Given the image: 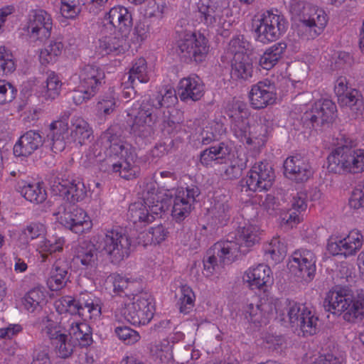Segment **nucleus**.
I'll return each instance as SVG.
<instances>
[{"instance_id":"f257e3e1","label":"nucleus","mask_w":364,"mask_h":364,"mask_svg":"<svg viewBox=\"0 0 364 364\" xmlns=\"http://www.w3.org/2000/svg\"><path fill=\"white\" fill-rule=\"evenodd\" d=\"M157 183L150 181L143 186V202H136L129 208V215L134 223L137 222L149 223L168 209L173 200L171 215L176 222H181L188 216L195 199L200 194L196 186L176 190L157 189Z\"/></svg>"},{"instance_id":"f03ea898","label":"nucleus","mask_w":364,"mask_h":364,"mask_svg":"<svg viewBox=\"0 0 364 364\" xmlns=\"http://www.w3.org/2000/svg\"><path fill=\"white\" fill-rule=\"evenodd\" d=\"M122 133L118 125L111 126L82 156L83 163L89 166L102 161L104 156L100 146L104 144L105 155L110 159L111 171L125 179L136 177L139 173L137 156L132 146L124 140Z\"/></svg>"},{"instance_id":"7ed1b4c3","label":"nucleus","mask_w":364,"mask_h":364,"mask_svg":"<svg viewBox=\"0 0 364 364\" xmlns=\"http://www.w3.org/2000/svg\"><path fill=\"white\" fill-rule=\"evenodd\" d=\"M176 102L174 89L171 86H166L159 91L156 99L152 100V105L136 102L127 110L132 134L139 148L146 146L154 139V125L156 118L162 113L164 119H169L173 110V106Z\"/></svg>"},{"instance_id":"20e7f679","label":"nucleus","mask_w":364,"mask_h":364,"mask_svg":"<svg viewBox=\"0 0 364 364\" xmlns=\"http://www.w3.org/2000/svg\"><path fill=\"white\" fill-rule=\"evenodd\" d=\"M132 25V16L127 8L115 6L105 14L95 45L97 55L117 57L129 51L128 31Z\"/></svg>"},{"instance_id":"39448f33","label":"nucleus","mask_w":364,"mask_h":364,"mask_svg":"<svg viewBox=\"0 0 364 364\" xmlns=\"http://www.w3.org/2000/svg\"><path fill=\"white\" fill-rule=\"evenodd\" d=\"M304 311L310 309L287 299L264 295L257 304H247L244 308V314L247 321L256 327L277 320L284 324L289 323L294 328L303 317Z\"/></svg>"},{"instance_id":"423d86ee","label":"nucleus","mask_w":364,"mask_h":364,"mask_svg":"<svg viewBox=\"0 0 364 364\" xmlns=\"http://www.w3.org/2000/svg\"><path fill=\"white\" fill-rule=\"evenodd\" d=\"M225 112L230 119L233 136L252 151L262 148L269 132L267 122L257 115H251L246 105L241 101L228 103Z\"/></svg>"},{"instance_id":"0eeeda50","label":"nucleus","mask_w":364,"mask_h":364,"mask_svg":"<svg viewBox=\"0 0 364 364\" xmlns=\"http://www.w3.org/2000/svg\"><path fill=\"white\" fill-rule=\"evenodd\" d=\"M92 134V127L82 117H73L69 127L68 115L65 114L50 124V132L44 144L54 153H59L69 144L82 146L86 144Z\"/></svg>"},{"instance_id":"6e6552de","label":"nucleus","mask_w":364,"mask_h":364,"mask_svg":"<svg viewBox=\"0 0 364 364\" xmlns=\"http://www.w3.org/2000/svg\"><path fill=\"white\" fill-rule=\"evenodd\" d=\"M262 233V230L257 221L253 219L244 220L234 236L229 235L227 240L215 244V252L222 262L230 264L259 244Z\"/></svg>"},{"instance_id":"1a4fd4ad","label":"nucleus","mask_w":364,"mask_h":364,"mask_svg":"<svg viewBox=\"0 0 364 364\" xmlns=\"http://www.w3.org/2000/svg\"><path fill=\"white\" fill-rule=\"evenodd\" d=\"M323 306L332 314H343L346 321L354 323L362 320L364 318V291L354 294L347 287L335 286L326 292Z\"/></svg>"},{"instance_id":"9d476101","label":"nucleus","mask_w":364,"mask_h":364,"mask_svg":"<svg viewBox=\"0 0 364 364\" xmlns=\"http://www.w3.org/2000/svg\"><path fill=\"white\" fill-rule=\"evenodd\" d=\"M155 311L154 299L146 292L126 294L117 301L114 315L133 325H146L152 319Z\"/></svg>"},{"instance_id":"9b49d317","label":"nucleus","mask_w":364,"mask_h":364,"mask_svg":"<svg viewBox=\"0 0 364 364\" xmlns=\"http://www.w3.org/2000/svg\"><path fill=\"white\" fill-rule=\"evenodd\" d=\"M198 9L204 24L221 36L231 27L228 18L239 11L237 3L230 6L229 0H199Z\"/></svg>"},{"instance_id":"f8f14e48","label":"nucleus","mask_w":364,"mask_h":364,"mask_svg":"<svg viewBox=\"0 0 364 364\" xmlns=\"http://www.w3.org/2000/svg\"><path fill=\"white\" fill-rule=\"evenodd\" d=\"M287 4L294 23L297 21L309 31V38L321 34L328 23L325 11L301 0H284Z\"/></svg>"},{"instance_id":"ddd939ff","label":"nucleus","mask_w":364,"mask_h":364,"mask_svg":"<svg viewBox=\"0 0 364 364\" xmlns=\"http://www.w3.org/2000/svg\"><path fill=\"white\" fill-rule=\"evenodd\" d=\"M291 205L294 211L289 213L280 207L279 201L272 195H267L262 202L263 208L270 216L275 218L280 226L292 228L303 220L301 214L308 207L306 193L304 191L298 192L293 196Z\"/></svg>"},{"instance_id":"4468645a","label":"nucleus","mask_w":364,"mask_h":364,"mask_svg":"<svg viewBox=\"0 0 364 364\" xmlns=\"http://www.w3.org/2000/svg\"><path fill=\"white\" fill-rule=\"evenodd\" d=\"M105 77L102 70L96 65H87L78 75L71 77L69 84H73V100L75 105H81L92 98L97 92Z\"/></svg>"},{"instance_id":"2eb2a0df","label":"nucleus","mask_w":364,"mask_h":364,"mask_svg":"<svg viewBox=\"0 0 364 364\" xmlns=\"http://www.w3.org/2000/svg\"><path fill=\"white\" fill-rule=\"evenodd\" d=\"M326 168L332 173L364 172V149H353L347 145L338 146L328 155Z\"/></svg>"},{"instance_id":"dca6fc26","label":"nucleus","mask_w":364,"mask_h":364,"mask_svg":"<svg viewBox=\"0 0 364 364\" xmlns=\"http://www.w3.org/2000/svg\"><path fill=\"white\" fill-rule=\"evenodd\" d=\"M287 27V21L282 15L269 11L255 17L252 21L255 40L263 44L279 39Z\"/></svg>"},{"instance_id":"f3484780","label":"nucleus","mask_w":364,"mask_h":364,"mask_svg":"<svg viewBox=\"0 0 364 364\" xmlns=\"http://www.w3.org/2000/svg\"><path fill=\"white\" fill-rule=\"evenodd\" d=\"M364 237L358 229H352L347 233L336 232L327 240L326 250L333 256L345 258L355 256L362 248Z\"/></svg>"},{"instance_id":"a211bd4d","label":"nucleus","mask_w":364,"mask_h":364,"mask_svg":"<svg viewBox=\"0 0 364 364\" xmlns=\"http://www.w3.org/2000/svg\"><path fill=\"white\" fill-rule=\"evenodd\" d=\"M53 216L62 226L76 234L88 232L92 228V221L87 213L73 205H60Z\"/></svg>"},{"instance_id":"6ab92c4d","label":"nucleus","mask_w":364,"mask_h":364,"mask_svg":"<svg viewBox=\"0 0 364 364\" xmlns=\"http://www.w3.org/2000/svg\"><path fill=\"white\" fill-rule=\"evenodd\" d=\"M23 29L26 31L31 43L34 46L43 44L51 36L52 17L45 10H33L28 16Z\"/></svg>"},{"instance_id":"aec40b11","label":"nucleus","mask_w":364,"mask_h":364,"mask_svg":"<svg viewBox=\"0 0 364 364\" xmlns=\"http://www.w3.org/2000/svg\"><path fill=\"white\" fill-rule=\"evenodd\" d=\"M316 256L311 250L298 249L289 257L287 269L294 277L310 282L316 274Z\"/></svg>"},{"instance_id":"412c9836","label":"nucleus","mask_w":364,"mask_h":364,"mask_svg":"<svg viewBox=\"0 0 364 364\" xmlns=\"http://www.w3.org/2000/svg\"><path fill=\"white\" fill-rule=\"evenodd\" d=\"M42 333L46 336L54 346L56 354L60 358H68L73 352V345L68 339V336L60 323L54 319V315L43 318L40 324Z\"/></svg>"},{"instance_id":"4be33fe9","label":"nucleus","mask_w":364,"mask_h":364,"mask_svg":"<svg viewBox=\"0 0 364 364\" xmlns=\"http://www.w3.org/2000/svg\"><path fill=\"white\" fill-rule=\"evenodd\" d=\"M63 83L60 77L54 71L47 74L45 81L33 77L23 82L22 92H31L42 101H53L60 94Z\"/></svg>"},{"instance_id":"5701e85b","label":"nucleus","mask_w":364,"mask_h":364,"mask_svg":"<svg viewBox=\"0 0 364 364\" xmlns=\"http://www.w3.org/2000/svg\"><path fill=\"white\" fill-rule=\"evenodd\" d=\"M178 48L182 58L201 63L209 51L208 41L200 33L188 32L178 41Z\"/></svg>"},{"instance_id":"b1692460","label":"nucleus","mask_w":364,"mask_h":364,"mask_svg":"<svg viewBox=\"0 0 364 364\" xmlns=\"http://www.w3.org/2000/svg\"><path fill=\"white\" fill-rule=\"evenodd\" d=\"M101 245L112 263L117 264L129 255V239L117 228L105 230Z\"/></svg>"},{"instance_id":"393cba45","label":"nucleus","mask_w":364,"mask_h":364,"mask_svg":"<svg viewBox=\"0 0 364 364\" xmlns=\"http://www.w3.org/2000/svg\"><path fill=\"white\" fill-rule=\"evenodd\" d=\"M244 285L252 291H266L274 284L272 270L265 264H258L247 268L242 274Z\"/></svg>"},{"instance_id":"a878e982","label":"nucleus","mask_w":364,"mask_h":364,"mask_svg":"<svg viewBox=\"0 0 364 364\" xmlns=\"http://www.w3.org/2000/svg\"><path fill=\"white\" fill-rule=\"evenodd\" d=\"M304 112L301 121L304 124H311L313 127L323 124L332 119L336 110V105L328 99L319 100L314 103L304 105Z\"/></svg>"},{"instance_id":"bb28decb","label":"nucleus","mask_w":364,"mask_h":364,"mask_svg":"<svg viewBox=\"0 0 364 364\" xmlns=\"http://www.w3.org/2000/svg\"><path fill=\"white\" fill-rule=\"evenodd\" d=\"M55 195L62 196L70 202L83 200L90 191V184L87 186L79 178H58L51 186Z\"/></svg>"},{"instance_id":"cd10ccee","label":"nucleus","mask_w":364,"mask_h":364,"mask_svg":"<svg viewBox=\"0 0 364 364\" xmlns=\"http://www.w3.org/2000/svg\"><path fill=\"white\" fill-rule=\"evenodd\" d=\"M274 171L266 162H256L245 178L247 190L262 191L270 188L274 181Z\"/></svg>"},{"instance_id":"c85d7f7f","label":"nucleus","mask_w":364,"mask_h":364,"mask_svg":"<svg viewBox=\"0 0 364 364\" xmlns=\"http://www.w3.org/2000/svg\"><path fill=\"white\" fill-rule=\"evenodd\" d=\"M93 241H83L73 248L74 259L79 262L82 269L88 271L87 277L99 285H102V281L99 280L91 272L95 271L97 266V245Z\"/></svg>"},{"instance_id":"c756f323","label":"nucleus","mask_w":364,"mask_h":364,"mask_svg":"<svg viewBox=\"0 0 364 364\" xmlns=\"http://www.w3.org/2000/svg\"><path fill=\"white\" fill-rule=\"evenodd\" d=\"M277 100L276 88L268 80L260 81L252 86L249 92L250 105L254 109H263Z\"/></svg>"},{"instance_id":"7c9ffc66","label":"nucleus","mask_w":364,"mask_h":364,"mask_svg":"<svg viewBox=\"0 0 364 364\" xmlns=\"http://www.w3.org/2000/svg\"><path fill=\"white\" fill-rule=\"evenodd\" d=\"M225 165L219 170L220 176L224 179H235L239 178L247 166V158L240 146L235 144L230 155L223 160Z\"/></svg>"},{"instance_id":"2f4dec72","label":"nucleus","mask_w":364,"mask_h":364,"mask_svg":"<svg viewBox=\"0 0 364 364\" xmlns=\"http://www.w3.org/2000/svg\"><path fill=\"white\" fill-rule=\"evenodd\" d=\"M284 173L297 183L307 181L314 173L310 164L299 155L288 157L284 163Z\"/></svg>"},{"instance_id":"473e14b6","label":"nucleus","mask_w":364,"mask_h":364,"mask_svg":"<svg viewBox=\"0 0 364 364\" xmlns=\"http://www.w3.org/2000/svg\"><path fill=\"white\" fill-rule=\"evenodd\" d=\"M50 294L43 286L31 289L21 298V305L28 313H37L48 303Z\"/></svg>"},{"instance_id":"72a5a7b5","label":"nucleus","mask_w":364,"mask_h":364,"mask_svg":"<svg viewBox=\"0 0 364 364\" xmlns=\"http://www.w3.org/2000/svg\"><path fill=\"white\" fill-rule=\"evenodd\" d=\"M41 135L36 131L25 132L14 146V154L16 157H28L43 146Z\"/></svg>"},{"instance_id":"f704fd0d","label":"nucleus","mask_w":364,"mask_h":364,"mask_svg":"<svg viewBox=\"0 0 364 364\" xmlns=\"http://www.w3.org/2000/svg\"><path fill=\"white\" fill-rule=\"evenodd\" d=\"M179 97L181 100H199L204 94V84L197 75H190L182 78L178 86Z\"/></svg>"},{"instance_id":"c9c22d12","label":"nucleus","mask_w":364,"mask_h":364,"mask_svg":"<svg viewBox=\"0 0 364 364\" xmlns=\"http://www.w3.org/2000/svg\"><path fill=\"white\" fill-rule=\"evenodd\" d=\"M235 143L230 141L221 142L203 151L200 156V161L205 166H213V164H222L223 160L233 150Z\"/></svg>"},{"instance_id":"e433bc0d","label":"nucleus","mask_w":364,"mask_h":364,"mask_svg":"<svg viewBox=\"0 0 364 364\" xmlns=\"http://www.w3.org/2000/svg\"><path fill=\"white\" fill-rule=\"evenodd\" d=\"M16 190L26 200L33 203H41L47 197L46 191L40 182L20 180L16 185Z\"/></svg>"},{"instance_id":"4c0bfd02","label":"nucleus","mask_w":364,"mask_h":364,"mask_svg":"<svg viewBox=\"0 0 364 364\" xmlns=\"http://www.w3.org/2000/svg\"><path fill=\"white\" fill-rule=\"evenodd\" d=\"M65 243V240L63 237L53 235L41 237L33 246L36 251L40 254L42 260L46 261L48 255L61 252Z\"/></svg>"},{"instance_id":"58836bf2","label":"nucleus","mask_w":364,"mask_h":364,"mask_svg":"<svg viewBox=\"0 0 364 364\" xmlns=\"http://www.w3.org/2000/svg\"><path fill=\"white\" fill-rule=\"evenodd\" d=\"M63 50L64 45L62 41H50L38 50V60L41 65L43 66L54 65L58 61Z\"/></svg>"},{"instance_id":"ea45409f","label":"nucleus","mask_w":364,"mask_h":364,"mask_svg":"<svg viewBox=\"0 0 364 364\" xmlns=\"http://www.w3.org/2000/svg\"><path fill=\"white\" fill-rule=\"evenodd\" d=\"M69 335L73 341L81 347H87L92 342L90 326L83 321L74 319L69 321Z\"/></svg>"},{"instance_id":"a19ab883","label":"nucleus","mask_w":364,"mask_h":364,"mask_svg":"<svg viewBox=\"0 0 364 364\" xmlns=\"http://www.w3.org/2000/svg\"><path fill=\"white\" fill-rule=\"evenodd\" d=\"M287 44L279 42L265 49L259 58V65L264 70H270L274 67L284 55Z\"/></svg>"},{"instance_id":"79ce46f5","label":"nucleus","mask_w":364,"mask_h":364,"mask_svg":"<svg viewBox=\"0 0 364 364\" xmlns=\"http://www.w3.org/2000/svg\"><path fill=\"white\" fill-rule=\"evenodd\" d=\"M151 25L149 19L143 18L137 21L132 29L131 37L129 38V31H128L129 50L133 45L136 48H139L151 36Z\"/></svg>"},{"instance_id":"37998d69","label":"nucleus","mask_w":364,"mask_h":364,"mask_svg":"<svg viewBox=\"0 0 364 364\" xmlns=\"http://www.w3.org/2000/svg\"><path fill=\"white\" fill-rule=\"evenodd\" d=\"M263 250L266 258L277 264L286 257L287 247L282 238L275 236L264 245Z\"/></svg>"},{"instance_id":"c03bdc74","label":"nucleus","mask_w":364,"mask_h":364,"mask_svg":"<svg viewBox=\"0 0 364 364\" xmlns=\"http://www.w3.org/2000/svg\"><path fill=\"white\" fill-rule=\"evenodd\" d=\"M151 68L144 58L134 60L129 71L128 81L133 85L136 80L141 83H147L151 77Z\"/></svg>"},{"instance_id":"a18cd8bd","label":"nucleus","mask_w":364,"mask_h":364,"mask_svg":"<svg viewBox=\"0 0 364 364\" xmlns=\"http://www.w3.org/2000/svg\"><path fill=\"white\" fill-rule=\"evenodd\" d=\"M231 77L234 80H248L252 77L253 65L248 55L234 58L231 65Z\"/></svg>"},{"instance_id":"49530a36","label":"nucleus","mask_w":364,"mask_h":364,"mask_svg":"<svg viewBox=\"0 0 364 364\" xmlns=\"http://www.w3.org/2000/svg\"><path fill=\"white\" fill-rule=\"evenodd\" d=\"M80 301L82 307L80 316H84L86 310L90 319L97 320L100 318L102 314V307L101 301L99 298L94 296L91 293L82 292L80 294Z\"/></svg>"},{"instance_id":"de8ad7c7","label":"nucleus","mask_w":364,"mask_h":364,"mask_svg":"<svg viewBox=\"0 0 364 364\" xmlns=\"http://www.w3.org/2000/svg\"><path fill=\"white\" fill-rule=\"evenodd\" d=\"M338 100L342 106L349 107L355 117L364 119V102L360 99L358 90L350 88L344 94L343 97H339Z\"/></svg>"},{"instance_id":"09e8293b","label":"nucleus","mask_w":364,"mask_h":364,"mask_svg":"<svg viewBox=\"0 0 364 364\" xmlns=\"http://www.w3.org/2000/svg\"><path fill=\"white\" fill-rule=\"evenodd\" d=\"M102 277L105 278V275H103ZM99 280L102 281L103 284L102 286H104L105 282L112 283L114 292L117 294H122L125 289H128L134 286L135 283H138L136 279L119 273L111 274L105 282L104 279H99Z\"/></svg>"},{"instance_id":"8fccbe9b","label":"nucleus","mask_w":364,"mask_h":364,"mask_svg":"<svg viewBox=\"0 0 364 364\" xmlns=\"http://www.w3.org/2000/svg\"><path fill=\"white\" fill-rule=\"evenodd\" d=\"M225 132L224 124L220 121L208 122L200 134L199 140L204 144H208L218 139Z\"/></svg>"},{"instance_id":"3c124183","label":"nucleus","mask_w":364,"mask_h":364,"mask_svg":"<svg viewBox=\"0 0 364 364\" xmlns=\"http://www.w3.org/2000/svg\"><path fill=\"white\" fill-rule=\"evenodd\" d=\"M156 364H173V345L168 340H163L152 349Z\"/></svg>"},{"instance_id":"603ef678","label":"nucleus","mask_w":364,"mask_h":364,"mask_svg":"<svg viewBox=\"0 0 364 364\" xmlns=\"http://www.w3.org/2000/svg\"><path fill=\"white\" fill-rule=\"evenodd\" d=\"M294 328H299L304 336H313L318 329V318L311 310L304 311L303 317Z\"/></svg>"},{"instance_id":"864d4df0","label":"nucleus","mask_w":364,"mask_h":364,"mask_svg":"<svg viewBox=\"0 0 364 364\" xmlns=\"http://www.w3.org/2000/svg\"><path fill=\"white\" fill-rule=\"evenodd\" d=\"M195 301L196 295L192 288L187 284L181 285L177 302L179 311L183 314H189L195 306Z\"/></svg>"},{"instance_id":"5fc2aeb1","label":"nucleus","mask_w":364,"mask_h":364,"mask_svg":"<svg viewBox=\"0 0 364 364\" xmlns=\"http://www.w3.org/2000/svg\"><path fill=\"white\" fill-rule=\"evenodd\" d=\"M55 307L59 314L70 313L71 314H81V301H80V296L77 299L73 298L70 296H65L58 299L55 302Z\"/></svg>"},{"instance_id":"6e6d98bb","label":"nucleus","mask_w":364,"mask_h":364,"mask_svg":"<svg viewBox=\"0 0 364 364\" xmlns=\"http://www.w3.org/2000/svg\"><path fill=\"white\" fill-rule=\"evenodd\" d=\"M68 272L65 267L55 264L47 279V286L50 291H58L64 287L67 282Z\"/></svg>"},{"instance_id":"4d7b16f0","label":"nucleus","mask_w":364,"mask_h":364,"mask_svg":"<svg viewBox=\"0 0 364 364\" xmlns=\"http://www.w3.org/2000/svg\"><path fill=\"white\" fill-rule=\"evenodd\" d=\"M250 48V43L246 41L243 36L237 35L233 37L230 41L227 48L228 53L233 55L234 58H240L246 55V51Z\"/></svg>"},{"instance_id":"13d9d810","label":"nucleus","mask_w":364,"mask_h":364,"mask_svg":"<svg viewBox=\"0 0 364 364\" xmlns=\"http://www.w3.org/2000/svg\"><path fill=\"white\" fill-rule=\"evenodd\" d=\"M217 257H219L215 252L214 245L213 250H210L203 259V274L205 277L211 279L217 273L218 269Z\"/></svg>"},{"instance_id":"bf43d9fd","label":"nucleus","mask_w":364,"mask_h":364,"mask_svg":"<svg viewBox=\"0 0 364 364\" xmlns=\"http://www.w3.org/2000/svg\"><path fill=\"white\" fill-rule=\"evenodd\" d=\"M114 333L119 340L126 345H133L141 338L139 333L136 331L126 326H116Z\"/></svg>"},{"instance_id":"052dcab7","label":"nucleus","mask_w":364,"mask_h":364,"mask_svg":"<svg viewBox=\"0 0 364 364\" xmlns=\"http://www.w3.org/2000/svg\"><path fill=\"white\" fill-rule=\"evenodd\" d=\"M116 107V96L113 90L105 94L97 105L98 114H109Z\"/></svg>"},{"instance_id":"680f3d73","label":"nucleus","mask_w":364,"mask_h":364,"mask_svg":"<svg viewBox=\"0 0 364 364\" xmlns=\"http://www.w3.org/2000/svg\"><path fill=\"white\" fill-rule=\"evenodd\" d=\"M0 67L5 74L16 70V60L12 51L5 46H0Z\"/></svg>"},{"instance_id":"e2e57ef3","label":"nucleus","mask_w":364,"mask_h":364,"mask_svg":"<svg viewBox=\"0 0 364 364\" xmlns=\"http://www.w3.org/2000/svg\"><path fill=\"white\" fill-rule=\"evenodd\" d=\"M46 226L41 223H34L28 225L21 230V237L26 243L46 233Z\"/></svg>"},{"instance_id":"0e129e2a","label":"nucleus","mask_w":364,"mask_h":364,"mask_svg":"<svg viewBox=\"0 0 364 364\" xmlns=\"http://www.w3.org/2000/svg\"><path fill=\"white\" fill-rule=\"evenodd\" d=\"M81 9L80 0H60V14L66 18H75Z\"/></svg>"},{"instance_id":"69168bd1","label":"nucleus","mask_w":364,"mask_h":364,"mask_svg":"<svg viewBox=\"0 0 364 364\" xmlns=\"http://www.w3.org/2000/svg\"><path fill=\"white\" fill-rule=\"evenodd\" d=\"M17 90L15 87L4 80H0V105L11 102L16 97Z\"/></svg>"},{"instance_id":"338daca9","label":"nucleus","mask_w":364,"mask_h":364,"mask_svg":"<svg viewBox=\"0 0 364 364\" xmlns=\"http://www.w3.org/2000/svg\"><path fill=\"white\" fill-rule=\"evenodd\" d=\"M328 55L331 58L328 60L326 66L331 69H336L343 63H350L351 62V56L346 52H334L332 54L328 53Z\"/></svg>"},{"instance_id":"774afa93","label":"nucleus","mask_w":364,"mask_h":364,"mask_svg":"<svg viewBox=\"0 0 364 364\" xmlns=\"http://www.w3.org/2000/svg\"><path fill=\"white\" fill-rule=\"evenodd\" d=\"M348 206L353 210L364 209V193L360 187L353 190L348 199Z\"/></svg>"}]
</instances>
